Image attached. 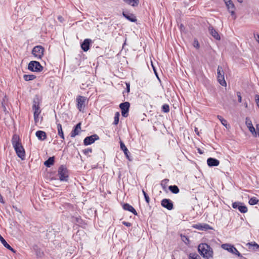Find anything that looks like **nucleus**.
<instances>
[{
    "instance_id": "obj_12",
    "label": "nucleus",
    "mask_w": 259,
    "mask_h": 259,
    "mask_svg": "<svg viewBox=\"0 0 259 259\" xmlns=\"http://www.w3.org/2000/svg\"><path fill=\"white\" fill-rule=\"evenodd\" d=\"M99 139V136L96 134H94L91 136L87 137L83 140V144L84 145L87 146L93 144L96 140Z\"/></svg>"
},
{
    "instance_id": "obj_33",
    "label": "nucleus",
    "mask_w": 259,
    "mask_h": 259,
    "mask_svg": "<svg viewBox=\"0 0 259 259\" xmlns=\"http://www.w3.org/2000/svg\"><path fill=\"white\" fill-rule=\"evenodd\" d=\"M181 240L187 245L189 244L190 241L188 237L184 235L181 234Z\"/></svg>"
},
{
    "instance_id": "obj_29",
    "label": "nucleus",
    "mask_w": 259,
    "mask_h": 259,
    "mask_svg": "<svg viewBox=\"0 0 259 259\" xmlns=\"http://www.w3.org/2000/svg\"><path fill=\"white\" fill-rule=\"evenodd\" d=\"M54 163V157H49L47 160L44 162V164L48 167H50Z\"/></svg>"
},
{
    "instance_id": "obj_51",
    "label": "nucleus",
    "mask_w": 259,
    "mask_h": 259,
    "mask_svg": "<svg viewBox=\"0 0 259 259\" xmlns=\"http://www.w3.org/2000/svg\"><path fill=\"white\" fill-rule=\"evenodd\" d=\"M0 202H2V203H4V201L3 200V196H2V195H0Z\"/></svg>"
},
{
    "instance_id": "obj_28",
    "label": "nucleus",
    "mask_w": 259,
    "mask_h": 259,
    "mask_svg": "<svg viewBox=\"0 0 259 259\" xmlns=\"http://www.w3.org/2000/svg\"><path fill=\"white\" fill-rule=\"evenodd\" d=\"M229 11L231 13L232 15H234L235 14V6L233 4L232 1L230 3H228L227 4H226Z\"/></svg>"
},
{
    "instance_id": "obj_6",
    "label": "nucleus",
    "mask_w": 259,
    "mask_h": 259,
    "mask_svg": "<svg viewBox=\"0 0 259 259\" xmlns=\"http://www.w3.org/2000/svg\"><path fill=\"white\" fill-rule=\"evenodd\" d=\"M77 108L79 111H82L85 107V103L88 102L87 98L84 96H78L76 99Z\"/></svg>"
},
{
    "instance_id": "obj_58",
    "label": "nucleus",
    "mask_w": 259,
    "mask_h": 259,
    "mask_svg": "<svg viewBox=\"0 0 259 259\" xmlns=\"http://www.w3.org/2000/svg\"><path fill=\"white\" fill-rule=\"evenodd\" d=\"M238 1L239 3H242V0H238Z\"/></svg>"
},
{
    "instance_id": "obj_24",
    "label": "nucleus",
    "mask_w": 259,
    "mask_h": 259,
    "mask_svg": "<svg viewBox=\"0 0 259 259\" xmlns=\"http://www.w3.org/2000/svg\"><path fill=\"white\" fill-rule=\"evenodd\" d=\"M246 245L248 246V248L249 250L255 251H259V245H258L255 242L248 243H247Z\"/></svg>"
},
{
    "instance_id": "obj_54",
    "label": "nucleus",
    "mask_w": 259,
    "mask_h": 259,
    "mask_svg": "<svg viewBox=\"0 0 259 259\" xmlns=\"http://www.w3.org/2000/svg\"><path fill=\"white\" fill-rule=\"evenodd\" d=\"M225 4H227L228 3H230L231 1V0H224Z\"/></svg>"
},
{
    "instance_id": "obj_48",
    "label": "nucleus",
    "mask_w": 259,
    "mask_h": 259,
    "mask_svg": "<svg viewBox=\"0 0 259 259\" xmlns=\"http://www.w3.org/2000/svg\"><path fill=\"white\" fill-rule=\"evenodd\" d=\"M126 90H127V92H130V84L129 83H126Z\"/></svg>"
},
{
    "instance_id": "obj_35",
    "label": "nucleus",
    "mask_w": 259,
    "mask_h": 259,
    "mask_svg": "<svg viewBox=\"0 0 259 259\" xmlns=\"http://www.w3.org/2000/svg\"><path fill=\"white\" fill-rule=\"evenodd\" d=\"M218 118L220 120L222 124L225 126L227 127V121L226 119H225L223 117L220 115L217 116Z\"/></svg>"
},
{
    "instance_id": "obj_61",
    "label": "nucleus",
    "mask_w": 259,
    "mask_h": 259,
    "mask_svg": "<svg viewBox=\"0 0 259 259\" xmlns=\"http://www.w3.org/2000/svg\"><path fill=\"white\" fill-rule=\"evenodd\" d=\"M40 252H39L38 254H37V255H38V254H40Z\"/></svg>"
},
{
    "instance_id": "obj_44",
    "label": "nucleus",
    "mask_w": 259,
    "mask_h": 259,
    "mask_svg": "<svg viewBox=\"0 0 259 259\" xmlns=\"http://www.w3.org/2000/svg\"><path fill=\"white\" fill-rule=\"evenodd\" d=\"M39 114H34V119L35 123H36L38 121V116Z\"/></svg>"
},
{
    "instance_id": "obj_39",
    "label": "nucleus",
    "mask_w": 259,
    "mask_h": 259,
    "mask_svg": "<svg viewBox=\"0 0 259 259\" xmlns=\"http://www.w3.org/2000/svg\"><path fill=\"white\" fill-rule=\"evenodd\" d=\"M162 110L165 113H167L169 111V107L167 104H164L162 107Z\"/></svg>"
},
{
    "instance_id": "obj_55",
    "label": "nucleus",
    "mask_w": 259,
    "mask_h": 259,
    "mask_svg": "<svg viewBox=\"0 0 259 259\" xmlns=\"http://www.w3.org/2000/svg\"><path fill=\"white\" fill-rule=\"evenodd\" d=\"M152 65V67H153V70H154V72H155V73L156 75V76H157V73H156V70H155V67L153 66V65Z\"/></svg>"
},
{
    "instance_id": "obj_4",
    "label": "nucleus",
    "mask_w": 259,
    "mask_h": 259,
    "mask_svg": "<svg viewBox=\"0 0 259 259\" xmlns=\"http://www.w3.org/2000/svg\"><path fill=\"white\" fill-rule=\"evenodd\" d=\"M217 78L218 82L221 85L224 87L227 85V83L224 78V72L222 67L221 66H219L217 69Z\"/></svg>"
},
{
    "instance_id": "obj_43",
    "label": "nucleus",
    "mask_w": 259,
    "mask_h": 259,
    "mask_svg": "<svg viewBox=\"0 0 259 259\" xmlns=\"http://www.w3.org/2000/svg\"><path fill=\"white\" fill-rule=\"evenodd\" d=\"M237 96L238 97V100L239 103H241L242 102V97H241V94L240 92H237Z\"/></svg>"
},
{
    "instance_id": "obj_38",
    "label": "nucleus",
    "mask_w": 259,
    "mask_h": 259,
    "mask_svg": "<svg viewBox=\"0 0 259 259\" xmlns=\"http://www.w3.org/2000/svg\"><path fill=\"white\" fill-rule=\"evenodd\" d=\"M168 181V179H164L161 181V186L164 190L166 189Z\"/></svg>"
},
{
    "instance_id": "obj_32",
    "label": "nucleus",
    "mask_w": 259,
    "mask_h": 259,
    "mask_svg": "<svg viewBox=\"0 0 259 259\" xmlns=\"http://www.w3.org/2000/svg\"><path fill=\"white\" fill-rule=\"evenodd\" d=\"M23 78L26 81H30L36 78V76L33 74H25L23 76Z\"/></svg>"
},
{
    "instance_id": "obj_13",
    "label": "nucleus",
    "mask_w": 259,
    "mask_h": 259,
    "mask_svg": "<svg viewBox=\"0 0 259 259\" xmlns=\"http://www.w3.org/2000/svg\"><path fill=\"white\" fill-rule=\"evenodd\" d=\"M161 204L163 207L169 210L172 209L174 207L172 202L168 199H163L162 200Z\"/></svg>"
},
{
    "instance_id": "obj_17",
    "label": "nucleus",
    "mask_w": 259,
    "mask_h": 259,
    "mask_svg": "<svg viewBox=\"0 0 259 259\" xmlns=\"http://www.w3.org/2000/svg\"><path fill=\"white\" fill-rule=\"evenodd\" d=\"M120 146L121 150H122L123 151V152H124V153L126 158L128 160L132 161V159L131 158V157L129 156L130 152L128 151V149H127V148L125 146V145L123 143V142H122L121 141H120Z\"/></svg>"
},
{
    "instance_id": "obj_9",
    "label": "nucleus",
    "mask_w": 259,
    "mask_h": 259,
    "mask_svg": "<svg viewBox=\"0 0 259 259\" xmlns=\"http://www.w3.org/2000/svg\"><path fill=\"white\" fill-rule=\"evenodd\" d=\"M222 247L239 257L242 256L241 254L233 245L229 244H224L222 245Z\"/></svg>"
},
{
    "instance_id": "obj_49",
    "label": "nucleus",
    "mask_w": 259,
    "mask_h": 259,
    "mask_svg": "<svg viewBox=\"0 0 259 259\" xmlns=\"http://www.w3.org/2000/svg\"><path fill=\"white\" fill-rule=\"evenodd\" d=\"M58 20H59L60 22H62L63 21V17H62V16H58Z\"/></svg>"
},
{
    "instance_id": "obj_60",
    "label": "nucleus",
    "mask_w": 259,
    "mask_h": 259,
    "mask_svg": "<svg viewBox=\"0 0 259 259\" xmlns=\"http://www.w3.org/2000/svg\"><path fill=\"white\" fill-rule=\"evenodd\" d=\"M40 252H39L38 254H37V255H38V254H40Z\"/></svg>"
},
{
    "instance_id": "obj_45",
    "label": "nucleus",
    "mask_w": 259,
    "mask_h": 259,
    "mask_svg": "<svg viewBox=\"0 0 259 259\" xmlns=\"http://www.w3.org/2000/svg\"><path fill=\"white\" fill-rule=\"evenodd\" d=\"M255 100H256V104L257 105V106L259 108V95H255Z\"/></svg>"
},
{
    "instance_id": "obj_57",
    "label": "nucleus",
    "mask_w": 259,
    "mask_h": 259,
    "mask_svg": "<svg viewBox=\"0 0 259 259\" xmlns=\"http://www.w3.org/2000/svg\"><path fill=\"white\" fill-rule=\"evenodd\" d=\"M13 208H14L16 211H20L17 208V207H15V206H13Z\"/></svg>"
},
{
    "instance_id": "obj_16",
    "label": "nucleus",
    "mask_w": 259,
    "mask_h": 259,
    "mask_svg": "<svg viewBox=\"0 0 259 259\" xmlns=\"http://www.w3.org/2000/svg\"><path fill=\"white\" fill-rule=\"evenodd\" d=\"M91 42V39L89 38H87L84 40L83 42L81 44V48L83 51L87 52L90 49Z\"/></svg>"
},
{
    "instance_id": "obj_34",
    "label": "nucleus",
    "mask_w": 259,
    "mask_h": 259,
    "mask_svg": "<svg viewBox=\"0 0 259 259\" xmlns=\"http://www.w3.org/2000/svg\"><path fill=\"white\" fill-rule=\"evenodd\" d=\"M248 202L250 205H253L256 204L258 202V200L256 197H253L249 199Z\"/></svg>"
},
{
    "instance_id": "obj_31",
    "label": "nucleus",
    "mask_w": 259,
    "mask_h": 259,
    "mask_svg": "<svg viewBox=\"0 0 259 259\" xmlns=\"http://www.w3.org/2000/svg\"><path fill=\"white\" fill-rule=\"evenodd\" d=\"M169 190L174 194H177L179 192V189L177 186H170L168 187Z\"/></svg>"
},
{
    "instance_id": "obj_19",
    "label": "nucleus",
    "mask_w": 259,
    "mask_h": 259,
    "mask_svg": "<svg viewBox=\"0 0 259 259\" xmlns=\"http://www.w3.org/2000/svg\"><path fill=\"white\" fill-rule=\"evenodd\" d=\"M8 99L6 96H5L1 102V108L3 109V111L6 113H9V109H7L6 106H7Z\"/></svg>"
},
{
    "instance_id": "obj_18",
    "label": "nucleus",
    "mask_w": 259,
    "mask_h": 259,
    "mask_svg": "<svg viewBox=\"0 0 259 259\" xmlns=\"http://www.w3.org/2000/svg\"><path fill=\"white\" fill-rule=\"evenodd\" d=\"M81 130V123H78L74 127V129L72 131L70 136L72 138L75 137L76 135H78Z\"/></svg>"
},
{
    "instance_id": "obj_30",
    "label": "nucleus",
    "mask_w": 259,
    "mask_h": 259,
    "mask_svg": "<svg viewBox=\"0 0 259 259\" xmlns=\"http://www.w3.org/2000/svg\"><path fill=\"white\" fill-rule=\"evenodd\" d=\"M57 130L58 135L62 139H64V133L62 130V125L60 123L57 124Z\"/></svg>"
},
{
    "instance_id": "obj_53",
    "label": "nucleus",
    "mask_w": 259,
    "mask_h": 259,
    "mask_svg": "<svg viewBox=\"0 0 259 259\" xmlns=\"http://www.w3.org/2000/svg\"><path fill=\"white\" fill-rule=\"evenodd\" d=\"M254 37H255V39L256 40V41L258 42V40H259V34H256V37L254 35Z\"/></svg>"
},
{
    "instance_id": "obj_59",
    "label": "nucleus",
    "mask_w": 259,
    "mask_h": 259,
    "mask_svg": "<svg viewBox=\"0 0 259 259\" xmlns=\"http://www.w3.org/2000/svg\"><path fill=\"white\" fill-rule=\"evenodd\" d=\"M245 106L246 107H247V104H245Z\"/></svg>"
},
{
    "instance_id": "obj_22",
    "label": "nucleus",
    "mask_w": 259,
    "mask_h": 259,
    "mask_svg": "<svg viewBox=\"0 0 259 259\" xmlns=\"http://www.w3.org/2000/svg\"><path fill=\"white\" fill-rule=\"evenodd\" d=\"M123 208L125 210L132 212L134 215H137L138 214L135 209L128 203H124L122 205Z\"/></svg>"
},
{
    "instance_id": "obj_37",
    "label": "nucleus",
    "mask_w": 259,
    "mask_h": 259,
    "mask_svg": "<svg viewBox=\"0 0 259 259\" xmlns=\"http://www.w3.org/2000/svg\"><path fill=\"white\" fill-rule=\"evenodd\" d=\"M189 259H201V257L197 253H192L189 254Z\"/></svg>"
},
{
    "instance_id": "obj_7",
    "label": "nucleus",
    "mask_w": 259,
    "mask_h": 259,
    "mask_svg": "<svg viewBox=\"0 0 259 259\" xmlns=\"http://www.w3.org/2000/svg\"><path fill=\"white\" fill-rule=\"evenodd\" d=\"M40 100L38 96H36L33 101L32 109L34 111L33 114H40L41 110L40 109L39 104Z\"/></svg>"
},
{
    "instance_id": "obj_47",
    "label": "nucleus",
    "mask_w": 259,
    "mask_h": 259,
    "mask_svg": "<svg viewBox=\"0 0 259 259\" xmlns=\"http://www.w3.org/2000/svg\"><path fill=\"white\" fill-rule=\"evenodd\" d=\"M194 131H195V132L196 133V134L198 135V136H199V132L198 131V128L197 127H195V129H194Z\"/></svg>"
},
{
    "instance_id": "obj_3",
    "label": "nucleus",
    "mask_w": 259,
    "mask_h": 259,
    "mask_svg": "<svg viewBox=\"0 0 259 259\" xmlns=\"http://www.w3.org/2000/svg\"><path fill=\"white\" fill-rule=\"evenodd\" d=\"M28 69L33 72H40L43 70V67L39 62L31 61L28 64Z\"/></svg>"
},
{
    "instance_id": "obj_23",
    "label": "nucleus",
    "mask_w": 259,
    "mask_h": 259,
    "mask_svg": "<svg viewBox=\"0 0 259 259\" xmlns=\"http://www.w3.org/2000/svg\"><path fill=\"white\" fill-rule=\"evenodd\" d=\"M208 30L210 34L217 40H220L221 37L218 32L211 26H209Z\"/></svg>"
},
{
    "instance_id": "obj_36",
    "label": "nucleus",
    "mask_w": 259,
    "mask_h": 259,
    "mask_svg": "<svg viewBox=\"0 0 259 259\" xmlns=\"http://www.w3.org/2000/svg\"><path fill=\"white\" fill-rule=\"evenodd\" d=\"M119 116H120L119 113L118 112H116V113L115 114L114 117L113 124L117 125L118 123Z\"/></svg>"
},
{
    "instance_id": "obj_10",
    "label": "nucleus",
    "mask_w": 259,
    "mask_h": 259,
    "mask_svg": "<svg viewBox=\"0 0 259 259\" xmlns=\"http://www.w3.org/2000/svg\"><path fill=\"white\" fill-rule=\"evenodd\" d=\"M130 104L128 102L122 103L119 105V107L121 110V115L124 117H126L128 114Z\"/></svg>"
},
{
    "instance_id": "obj_41",
    "label": "nucleus",
    "mask_w": 259,
    "mask_h": 259,
    "mask_svg": "<svg viewBox=\"0 0 259 259\" xmlns=\"http://www.w3.org/2000/svg\"><path fill=\"white\" fill-rule=\"evenodd\" d=\"M82 152L85 155H88V154L92 152V149L91 148H87L82 150Z\"/></svg>"
},
{
    "instance_id": "obj_25",
    "label": "nucleus",
    "mask_w": 259,
    "mask_h": 259,
    "mask_svg": "<svg viewBox=\"0 0 259 259\" xmlns=\"http://www.w3.org/2000/svg\"><path fill=\"white\" fill-rule=\"evenodd\" d=\"M0 241L1 243L3 244V245L8 249L9 250L12 251L13 252L15 253L16 251L6 242L5 239L0 235Z\"/></svg>"
},
{
    "instance_id": "obj_42",
    "label": "nucleus",
    "mask_w": 259,
    "mask_h": 259,
    "mask_svg": "<svg viewBox=\"0 0 259 259\" xmlns=\"http://www.w3.org/2000/svg\"><path fill=\"white\" fill-rule=\"evenodd\" d=\"M193 46L195 48L198 49L199 48V44L198 41L197 39H194Z\"/></svg>"
},
{
    "instance_id": "obj_46",
    "label": "nucleus",
    "mask_w": 259,
    "mask_h": 259,
    "mask_svg": "<svg viewBox=\"0 0 259 259\" xmlns=\"http://www.w3.org/2000/svg\"><path fill=\"white\" fill-rule=\"evenodd\" d=\"M122 224L127 227H130L132 226V224L129 222H123Z\"/></svg>"
},
{
    "instance_id": "obj_52",
    "label": "nucleus",
    "mask_w": 259,
    "mask_h": 259,
    "mask_svg": "<svg viewBox=\"0 0 259 259\" xmlns=\"http://www.w3.org/2000/svg\"><path fill=\"white\" fill-rule=\"evenodd\" d=\"M75 220H76V223H79L80 221H81V219L79 218H76Z\"/></svg>"
},
{
    "instance_id": "obj_5",
    "label": "nucleus",
    "mask_w": 259,
    "mask_h": 259,
    "mask_svg": "<svg viewBox=\"0 0 259 259\" xmlns=\"http://www.w3.org/2000/svg\"><path fill=\"white\" fill-rule=\"evenodd\" d=\"M58 176L59 180L61 181H68V172L67 168L63 165H61L58 169Z\"/></svg>"
},
{
    "instance_id": "obj_14",
    "label": "nucleus",
    "mask_w": 259,
    "mask_h": 259,
    "mask_svg": "<svg viewBox=\"0 0 259 259\" xmlns=\"http://www.w3.org/2000/svg\"><path fill=\"white\" fill-rule=\"evenodd\" d=\"M245 123L249 131L253 136L256 137L257 133L255 131L254 127L253 126L251 120L248 117L246 118Z\"/></svg>"
},
{
    "instance_id": "obj_11",
    "label": "nucleus",
    "mask_w": 259,
    "mask_h": 259,
    "mask_svg": "<svg viewBox=\"0 0 259 259\" xmlns=\"http://www.w3.org/2000/svg\"><path fill=\"white\" fill-rule=\"evenodd\" d=\"M232 207L235 209H238L241 213H245L247 211V207L240 202H235L232 203Z\"/></svg>"
},
{
    "instance_id": "obj_62",
    "label": "nucleus",
    "mask_w": 259,
    "mask_h": 259,
    "mask_svg": "<svg viewBox=\"0 0 259 259\" xmlns=\"http://www.w3.org/2000/svg\"><path fill=\"white\" fill-rule=\"evenodd\" d=\"M258 44H259V40H258Z\"/></svg>"
},
{
    "instance_id": "obj_20",
    "label": "nucleus",
    "mask_w": 259,
    "mask_h": 259,
    "mask_svg": "<svg viewBox=\"0 0 259 259\" xmlns=\"http://www.w3.org/2000/svg\"><path fill=\"white\" fill-rule=\"evenodd\" d=\"M207 163L209 166H216L219 165L220 161L215 158L210 157L207 159Z\"/></svg>"
},
{
    "instance_id": "obj_8",
    "label": "nucleus",
    "mask_w": 259,
    "mask_h": 259,
    "mask_svg": "<svg viewBox=\"0 0 259 259\" xmlns=\"http://www.w3.org/2000/svg\"><path fill=\"white\" fill-rule=\"evenodd\" d=\"M44 48L41 46H37L33 48L32 54L37 59H41L44 55Z\"/></svg>"
},
{
    "instance_id": "obj_50",
    "label": "nucleus",
    "mask_w": 259,
    "mask_h": 259,
    "mask_svg": "<svg viewBox=\"0 0 259 259\" xmlns=\"http://www.w3.org/2000/svg\"><path fill=\"white\" fill-rule=\"evenodd\" d=\"M256 128L257 130V134H259V124L256 125Z\"/></svg>"
},
{
    "instance_id": "obj_21",
    "label": "nucleus",
    "mask_w": 259,
    "mask_h": 259,
    "mask_svg": "<svg viewBox=\"0 0 259 259\" xmlns=\"http://www.w3.org/2000/svg\"><path fill=\"white\" fill-rule=\"evenodd\" d=\"M122 15L126 19L131 22H135L137 21L136 17L133 14L123 12Z\"/></svg>"
},
{
    "instance_id": "obj_1",
    "label": "nucleus",
    "mask_w": 259,
    "mask_h": 259,
    "mask_svg": "<svg viewBox=\"0 0 259 259\" xmlns=\"http://www.w3.org/2000/svg\"><path fill=\"white\" fill-rule=\"evenodd\" d=\"M12 143L17 156L22 160H24L25 157V152L20 142L19 136L14 135L12 139Z\"/></svg>"
},
{
    "instance_id": "obj_40",
    "label": "nucleus",
    "mask_w": 259,
    "mask_h": 259,
    "mask_svg": "<svg viewBox=\"0 0 259 259\" xmlns=\"http://www.w3.org/2000/svg\"><path fill=\"white\" fill-rule=\"evenodd\" d=\"M142 192L144 196L145 201H146V202L147 203H149V201H150V198H149V196L148 195V194L145 192V191L143 189L142 190Z\"/></svg>"
},
{
    "instance_id": "obj_56",
    "label": "nucleus",
    "mask_w": 259,
    "mask_h": 259,
    "mask_svg": "<svg viewBox=\"0 0 259 259\" xmlns=\"http://www.w3.org/2000/svg\"><path fill=\"white\" fill-rule=\"evenodd\" d=\"M198 152L200 153V154H202L203 153V152H202V151L201 150V149L200 148H198Z\"/></svg>"
},
{
    "instance_id": "obj_2",
    "label": "nucleus",
    "mask_w": 259,
    "mask_h": 259,
    "mask_svg": "<svg viewBox=\"0 0 259 259\" xmlns=\"http://www.w3.org/2000/svg\"><path fill=\"white\" fill-rule=\"evenodd\" d=\"M199 253L205 259H212L213 252L212 248L206 243H201L198 246Z\"/></svg>"
},
{
    "instance_id": "obj_26",
    "label": "nucleus",
    "mask_w": 259,
    "mask_h": 259,
    "mask_svg": "<svg viewBox=\"0 0 259 259\" xmlns=\"http://www.w3.org/2000/svg\"><path fill=\"white\" fill-rule=\"evenodd\" d=\"M35 135L39 140L41 141H44L47 138L46 133L42 131H37L36 132Z\"/></svg>"
},
{
    "instance_id": "obj_27",
    "label": "nucleus",
    "mask_w": 259,
    "mask_h": 259,
    "mask_svg": "<svg viewBox=\"0 0 259 259\" xmlns=\"http://www.w3.org/2000/svg\"><path fill=\"white\" fill-rule=\"evenodd\" d=\"M127 4L133 7H136L140 4L139 0H123Z\"/></svg>"
},
{
    "instance_id": "obj_15",
    "label": "nucleus",
    "mask_w": 259,
    "mask_h": 259,
    "mask_svg": "<svg viewBox=\"0 0 259 259\" xmlns=\"http://www.w3.org/2000/svg\"><path fill=\"white\" fill-rule=\"evenodd\" d=\"M194 228L197 229L199 230H207L209 229H212V228L210 226L206 224H198L193 225Z\"/></svg>"
}]
</instances>
